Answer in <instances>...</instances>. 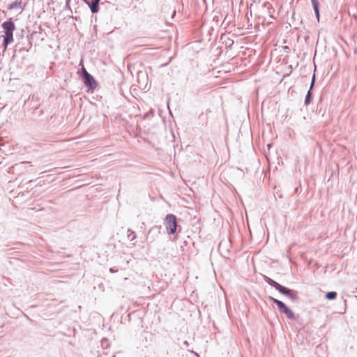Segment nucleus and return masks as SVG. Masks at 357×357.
I'll return each instance as SVG.
<instances>
[{
    "label": "nucleus",
    "mask_w": 357,
    "mask_h": 357,
    "mask_svg": "<svg viewBox=\"0 0 357 357\" xmlns=\"http://www.w3.org/2000/svg\"><path fill=\"white\" fill-rule=\"evenodd\" d=\"M2 28L4 32L3 45L4 48L6 49L7 46L13 41V31L15 29V25L10 19V20L2 24Z\"/></svg>",
    "instance_id": "1"
},
{
    "label": "nucleus",
    "mask_w": 357,
    "mask_h": 357,
    "mask_svg": "<svg viewBox=\"0 0 357 357\" xmlns=\"http://www.w3.org/2000/svg\"><path fill=\"white\" fill-rule=\"evenodd\" d=\"M165 225L168 234H174L177 227L176 217L173 214L167 215L165 220Z\"/></svg>",
    "instance_id": "2"
},
{
    "label": "nucleus",
    "mask_w": 357,
    "mask_h": 357,
    "mask_svg": "<svg viewBox=\"0 0 357 357\" xmlns=\"http://www.w3.org/2000/svg\"><path fill=\"white\" fill-rule=\"evenodd\" d=\"M271 284L281 294L287 296L291 300H295L297 298V292L291 289H287L285 287L282 286L279 283L271 280Z\"/></svg>",
    "instance_id": "3"
},
{
    "label": "nucleus",
    "mask_w": 357,
    "mask_h": 357,
    "mask_svg": "<svg viewBox=\"0 0 357 357\" xmlns=\"http://www.w3.org/2000/svg\"><path fill=\"white\" fill-rule=\"evenodd\" d=\"M80 65H82V78L84 83L86 86H87L91 89H94L96 86V82L94 78L86 71L84 66L82 64V61H81Z\"/></svg>",
    "instance_id": "4"
},
{
    "label": "nucleus",
    "mask_w": 357,
    "mask_h": 357,
    "mask_svg": "<svg viewBox=\"0 0 357 357\" xmlns=\"http://www.w3.org/2000/svg\"><path fill=\"white\" fill-rule=\"evenodd\" d=\"M270 298L271 301H273L277 305L278 308L282 312H284L289 319H296L293 311L291 310H290L289 307H287L284 303H282V301H280L276 298H274L273 297H271Z\"/></svg>",
    "instance_id": "5"
},
{
    "label": "nucleus",
    "mask_w": 357,
    "mask_h": 357,
    "mask_svg": "<svg viewBox=\"0 0 357 357\" xmlns=\"http://www.w3.org/2000/svg\"><path fill=\"white\" fill-rule=\"evenodd\" d=\"M15 8H24V6L21 1H15L8 6L9 10L15 9Z\"/></svg>",
    "instance_id": "6"
},
{
    "label": "nucleus",
    "mask_w": 357,
    "mask_h": 357,
    "mask_svg": "<svg viewBox=\"0 0 357 357\" xmlns=\"http://www.w3.org/2000/svg\"><path fill=\"white\" fill-rule=\"evenodd\" d=\"M100 0H92L91 4V10L92 13H97L98 11V3Z\"/></svg>",
    "instance_id": "7"
},
{
    "label": "nucleus",
    "mask_w": 357,
    "mask_h": 357,
    "mask_svg": "<svg viewBox=\"0 0 357 357\" xmlns=\"http://www.w3.org/2000/svg\"><path fill=\"white\" fill-rule=\"evenodd\" d=\"M312 3L315 11L316 15L317 18H319V1L318 0H311Z\"/></svg>",
    "instance_id": "8"
},
{
    "label": "nucleus",
    "mask_w": 357,
    "mask_h": 357,
    "mask_svg": "<svg viewBox=\"0 0 357 357\" xmlns=\"http://www.w3.org/2000/svg\"><path fill=\"white\" fill-rule=\"evenodd\" d=\"M325 296L328 300H333L336 298L337 293L335 291L328 292Z\"/></svg>",
    "instance_id": "9"
},
{
    "label": "nucleus",
    "mask_w": 357,
    "mask_h": 357,
    "mask_svg": "<svg viewBox=\"0 0 357 357\" xmlns=\"http://www.w3.org/2000/svg\"><path fill=\"white\" fill-rule=\"evenodd\" d=\"M310 97V92L309 91L307 93V98H306V100H305L306 103H308Z\"/></svg>",
    "instance_id": "10"
}]
</instances>
